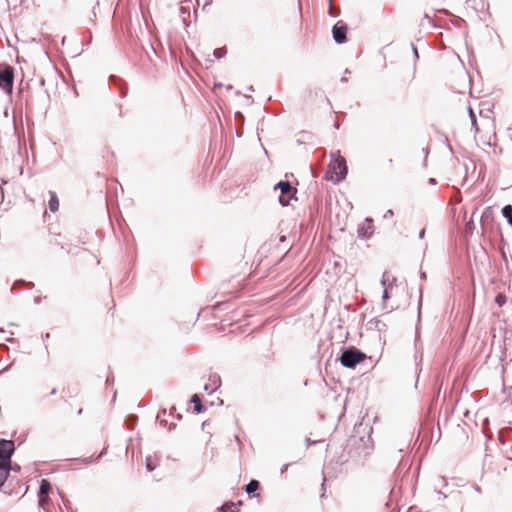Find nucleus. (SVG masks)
<instances>
[{
  "mask_svg": "<svg viewBox=\"0 0 512 512\" xmlns=\"http://www.w3.org/2000/svg\"><path fill=\"white\" fill-rule=\"evenodd\" d=\"M424 19H427L428 22L434 27V28H439V26L432 20V18L429 16V14L425 13L424 14Z\"/></svg>",
  "mask_w": 512,
  "mask_h": 512,
  "instance_id": "obj_39",
  "label": "nucleus"
},
{
  "mask_svg": "<svg viewBox=\"0 0 512 512\" xmlns=\"http://www.w3.org/2000/svg\"><path fill=\"white\" fill-rule=\"evenodd\" d=\"M221 87H223V84H222V83H220V82H219V83H215V84H214V88H215V89H217V88H221Z\"/></svg>",
  "mask_w": 512,
  "mask_h": 512,
  "instance_id": "obj_56",
  "label": "nucleus"
},
{
  "mask_svg": "<svg viewBox=\"0 0 512 512\" xmlns=\"http://www.w3.org/2000/svg\"><path fill=\"white\" fill-rule=\"evenodd\" d=\"M389 289H390L389 287L384 288L383 295H382V300H383L384 304L391 298Z\"/></svg>",
  "mask_w": 512,
  "mask_h": 512,
  "instance_id": "obj_32",
  "label": "nucleus"
},
{
  "mask_svg": "<svg viewBox=\"0 0 512 512\" xmlns=\"http://www.w3.org/2000/svg\"><path fill=\"white\" fill-rule=\"evenodd\" d=\"M423 152L425 154V159H424V162H423V165L426 166V163H427V156L429 154V148L428 147H425L423 148Z\"/></svg>",
  "mask_w": 512,
  "mask_h": 512,
  "instance_id": "obj_42",
  "label": "nucleus"
},
{
  "mask_svg": "<svg viewBox=\"0 0 512 512\" xmlns=\"http://www.w3.org/2000/svg\"><path fill=\"white\" fill-rule=\"evenodd\" d=\"M52 485L49 480L41 479L39 481V488L37 492L38 506L44 508V497L49 500V495L52 493Z\"/></svg>",
  "mask_w": 512,
  "mask_h": 512,
  "instance_id": "obj_8",
  "label": "nucleus"
},
{
  "mask_svg": "<svg viewBox=\"0 0 512 512\" xmlns=\"http://www.w3.org/2000/svg\"><path fill=\"white\" fill-rule=\"evenodd\" d=\"M411 49H412L413 56H414L415 60L419 59L418 49L414 43H411Z\"/></svg>",
  "mask_w": 512,
  "mask_h": 512,
  "instance_id": "obj_38",
  "label": "nucleus"
},
{
  "mask_svg": "<svg viewBox=\"0 0 512 512\" xmlns=\"http://www.w3.org/2000/svg\"><path fill=\"white\" fill-rule=\"evenodd\" d=\"M334 128H335V129H339V128H340V123H339V121H335V122H334Z\"/></svg>",
  "mask_w": 512,
  "mask_h": 512,
  "instance_id": "obj_57",
  "label": "nucleus"
},
{
  "mask_svg": "<svg viewBox=\"0 0 512 512\" xmlns=\"http://www.w3.org/2000/svg\"><path fill=\"white\" fill-rule=\"evenodd\" d=\"M175 427H176V423H171V424L169 425V430H172V429H174Z\"/></svg>",
  "mask_w": 512,
  "mask_h": 512,
  "instance_id": "obj_64",
  "label": "nucleus"
},
{
  "mask_svg": "<svg viewBox=\"0 0 512 512\" xmlns=\"http://www.w3.org/2000/svg\"><path fill=\"white\" fill-rule=\"evenodd\" d=\"M374 220L366 217L364 222L358 226L357 237L361 240H369L374 234Z\"/></svg>",
  "mask_w": 512,
  "mask_h": 512,
  "instance_id": "obj_7",
  "label": "nucleus"
},
{
  "mask_svg": "<svg viewBox=\"0 0 512 512\" xmlns=\"http://www.w3.org/2000/svg\"><path fill=\"white\" fill-rule=\"evenodd\" d=\"M57 394V389L56 388H53L50 392V395H56Z\"/></svg>",
  "mask_w": 512,
  "mask_h": 512,
  "instance_id": "obj_60",
  "label": "nucleus"
},
{
  "mask_svg": "<svg viewBox=\"0 0 512 512\" xmlns=\"http://www.w3.org/2000/svg\"><path fill=\"white\" fill-rule=\"evenodd\" d=\"M108 370H109V373L106 377V385H111L114 383L115 378H114L113 373L110 370V367H108Z\"/></svg>",
  "mask_w": 512,
  "mask_h": 512,
  "instance_id": "obj_33",
  "label": "nucleus"
},
{
  "mask_svg": "<svg viewBox=\"0 0 512 512\" xmlns=\"http://www.w3.org/2000/svg\"><path fill=\"white\" fill-rule=\"evenodd\" d=\"M39 84H40V86H44L45 85V79L43 77L40 78Z\"/></svg>",
  "mask_w": 512,
  "mask_h": 512,
  "instance_id": "obj_55",
  "label": "nucleus"
},
{
  "mask_svg": "<svg viewBox=\"0 0 512 512\" xmlns=\"http://www.w3.org/2000/svg\"><path fill=\"white\" fill-rule=\"evenodd\" d=\"M274 190L280 191V195L278 197L280 205L282 207L289 206L293 198L291 195V183L288 180H280L274 185Z\"/></svg>",
  "mask_w": 512,
  "mask_h": 512,
  "instance_id": "obj_5",
  "label": "nucleus"
},
{
  "mask_svg": "<svg viewBox=\"0 0 512 512\" xmlns=\"http://www.w3.org/2000/svg\"><path fill=\"white\" fill-rule=\"evenodd\" d=\"M502 217L507 221V223L512 227V205L507 204L501 209Z\"/></svg>",
  "mask_w": 512,
  "mask_h": 512,
  "instance_id": "obj_18",
  "label": "nucleus"
},
{
  "mask_svg": "<svg viewBox=\"0 0 512 512\" xmlns=\"http://www.w3.org/2000/svg\"><path fill=\"white\" fill-rule=\"evenodd\" d=\"M11 473L10 464H0V492L2 493H8L4 489V485L6 481L8 480Z\"/></svg>",
  "mask_w": 512,
  "mask_h": 512,
  "instance_id": "obj_12",
  "label": "nucleus"
},
{
  "mask_svg": "<svg viewBox=\"0 0 512 512\" xmlns=\"http://www.w3.org/2000/svg\"><path fill=\"white\" fill-rule=\"evenodd\" d=\"M468 114H469V118L471 120L472 126L475 127V132H478L477 118H476V115L471 106H468Z\"/></svg>",
  "mask_w": 512,
  "mask_h": 512,
  "instance_id": "obj_25",
  "label": "nucleus"
},
{
  "mask_svg": "<svg viewBox=\"0 0 512 512\" xmlns=\"http://www.w3.org/2000/svg\"><path fill=\"white\" fill-rule=\"evenodd\" d=\"M419 292H420V296H419L418 307H417V310H418V322L420 321L421 306H422V288L421 287L419 289Z\"/></svg>",
  "mask_w": 512,
  "mask_h": 512,
  "instance_id": "obj_34",
  "label": "nucleus"
},
{
  "mask_svg": "<svg viewBox=\"0 0 512 512\" xmlns=\"http://www.w3.org/2000/svg\"><path fill=\"white\" fill-rule=\"evenodd\" d=\"M189 403L193 404L192 413L201 414L207 410V406L202 403V396L198 393H194L190 396Z\"/></svg>",
  "mask_w": 512,
  "mask_h": 512,
  "instance_id": "obj_9",
  "label": "nucleus"
},
{
  "mask_svg": "<svg viewBox=\"0 0 512 512\" xmlns=\"http://www.w3.org/2000/svg\"><path fill=\"white\" fill-rule=\"evenodd\" d=\"M218 510L220 512H239V508L236 507V504L231 502H224Z\"/></svg>",
  "mask_w": 512,
  "mask_h": 512,
  "instance_id": "obj_20",
  "label": "nucleus"
},
{
  "mask_svg": "<svg viewBox=\"0 0 512 512\" xmlns=\"http://www.w3.org/2000/svg\"><path fill=\"white\" fill-rule=\"evenodd\" d=\"M419 239H423L425 237V229H421L418 235Z\"/></svg>",
  "mask_w": 512,
  "mask_h": 512,
  "instance_id": "obj_50",
  "label": "nucleus"
},
{
  "mask_svg": "<svg viewBox=\"0 0 512 512\" xmlns=\"http://www.w3.org/2000/svg\"><path fill=\"white\" fill-rule=\"evenodd\" d=\"M58 494H59V496H60V498H61V500H62V502H63L64 506H65V507H66V509L68 510V512H73V511H72V509H71V507H70V504H71V503H70V501H69V500H67V499L65 498V496H64V494H63V492H62V491H60V490H58Z\"/></svg>",
  "mask_w": 512,
  "mask_h": 512,
  "instance_id": "obj_27",
  "label": "nucleus"
},
{
  "mask_svg": "<svg viewBox=\"0 0 512 512\" xmlns=\"http://www.w3.org/2000/svg\"><path fill=\"white\" fill-rule=\"evenodd\" d=\"M146 469L147 471L151 472L155 469V465L152 464L149 457L146 458Z\"/></svg>",
  "mask_w": 512,
  "mask_h": 512,
  "instance_id": "obj_37",
  "label": "nucleus"
},
{
  "mask_svg": "<svg viewBox=\"0 0 512 512\" xmlns=\"http://www.w3.org/2000/svg\"><path fill=\"white\" fill-rule=\"evenodd\" d=\"M210 424L211 423L209 420H205L201 425L202 430L205 431L210 426Z\"/></svg>",
  "mask_w": 512,
  "mask_h": 512,
  "instance_id": "obj_43",
  "label": "nucleus"
},
{
  "mask_svg": "<svg viewBox=\"0 0 512 512\" xmlns=\"http://www.w3.org/2000/svg\"><path fill=\"white\" fill-rule=\"evenodd\" d=\"M209 381L211 383L205 384L203 386V390L211 395L213 392L217 391L221 387V378L218 374L214 373L210 375Z\"/></svg>",
  "mask_w": 512,
  "mask_h": 512,
  "instance_id": "obj_11",
  "label": "nucleus"
},
{
  "mask_svg": "<svg viewBox=\"0 0 512 512\" xmlns=\"http://www.w3.org/2000/svg\"><path fill=\"white\" fill-rule=\"evenodd\" d=\"M17 288L33 289L34 283L30 282V281L23 280V279H19L13 283V285L10 289L11 293H13L14 289H17Z\"/></svg>",
  "mask_w": 512,
  "mask_h": 512,
  "instance_id": "obj_17",
  "label": "nucleus"
},
{
  "mask_svg": "<svg viewBox=\"0 0 512 512\" xmlns=\"http://www.w3.org/2000/svg\"><path fill=\"white\" fill-rule=\"evenodd\" d=\"M348 25L342 21H337L332 27V38L338 45L344 44L347 39Z\"/></svg>",
  "mask_w": 512,
  "mask_h": 512,
  "instance_id": "obj_6",
  "label": "nucleus"
},
{
  "mask_svg": "<svg viewBox=\"0 0 512 512\" xmlns=\"http://www.w3.org/2000/svg\"><path fill=\"white\" fill-rule=\"evenodd\" d=\"M366 326L367 330H376L378 332L387 330V324L378 318H373L369 320Z\"/></svg>",
  "mask_w": 512,
  "mask_h": 512,
  "instance_id": "obj_13",
  "label": "nucleus"
},
{
  "mask_svg": "<svg viewBox=\"0 0 512 512\" xmlns=\"http://www.w3.org/2000/svg\"><path fill=\"white\" fill-rule=\"evenodd\" d=\"M366 358L367 355L362 350L354 346H344L341 348L338 360L343 367L355 369L356 366L362 363Z\"/></svg>",
  "mask_w": 512,
  "mask_h": 512,
  "instance_id": "obj_3",
  "label": "nucleus"
},
{
  "mask_svg": "<svg viewBox=\"0 0 512 512\" xmlns=\"http://www.w3.org/2000/svg\"><path fill=\"white\" fill-rule=\"evenodd\" d=\"M394 215V212L393 210L389 209L386 211V213L384 214V218H389V217H392Z\"/></svg>",
  "mask_w": 512,
  "mask_h": 512,
  "instance_id": "obj_45",
  "label": "nucleus"
},
{
  "mask_svg": "<svg viewBox=\"0 0 512 512\" xmlns=\"http://www.w3.org/2000/svg\"><path fill=\"white\" fill-rule=\"evenodd\" d=\"M420 277H421V279H426V273L422 271L420 273Z\"/></svg>",
  "mask_w": 512,
  "mask_h": 512,
  "instance_id": "obj_62",
  "label": "nucleus"
},
{
  "mask_svg": "<svg viewBox=\"0 0 512 512\" xmlns=\"http://www.w3.org/2000/svg\"><path fill=\"white\" fill-rule=\"evenodd\" d=\"M234 118H235V120H236V121H239V122H241L242 124L244 123V119H245V118H244V115H243V113H242V112H240V111L235 112V114H234Z\"/></svg>",
  "mask_w": 512,
  "mask_h": 512,
  "instance_id": "obj_36",
  "label": "nucleus"
},
{
  "mask_svg": "<svg viewBox=\"0 0 512 512\" xmlns=\"http://www.w3.org/2000/svg\"><path fill=\"white\" fill-rule=\"evenodd\" d=\"M175 410H176V408H175V407H172V408L170 409V413H169V414H170L171 416H173V415H174Z\"/></svg>",
  "mask_w": 512,
  "mask_h": 512,
  "instance_id": "obj_63",
  "label": "nucleus"
},
{
  "mask_svg": "<svg viewBox=\"0 0 512 512\" xmlns=\"http://www.w3.org/2000/svg\"><path fill=\"white\" fill-rule=\"evenodd\" d=\"M14 85V69L13 67L5 64L2 68H0V89L11 95L13 92Z\"/></svg>",
  "mask_w": 512,
  "mask_h": 512,
  "instance_id": "obj_4",
  "label": "nucleus"
},
{
  "mask_svg": "<svg viewBox=\"0 0 512 512\" xmlns=\"http://www.w3.org/2000/svg\"><path fill=\"white\" fill-rule=\"evenodd\" d=\"M330 158L325 178L334 184H339L345 180L348 174L346 160L340 155L339 150L331 152Z\"/></svg>",
  "mask_w": 512,
  "mask_h": 512,
  "instance_id": "obj_2",
  "label": "nucleus"
},
{
  "mask_svg": "<svg viewBox=\"0 0 512 512\" xmlns=\"http://www.w3.org/2000/svg\"><path fill=\"white\" fill-rule=\"evenodd\" d=\"M107 453V447L103 448V450L100 452V454L95 458V461H99L102 456H104Z\"/></svg>",
  "mask_w": 512,
  "mask_h": 512,
  "instance_id": "obj_41",
  "label": "nucleus"
},
{
  "mask_svg": "<svg viewBox=\"0 0 512 512\" xmlns=\"http://www.w3.org/2000/svg\"><path fill=\"white\" fill-rule=\"evenodd\" d=\"M260 488V482L255 479H251L246 485H245V492L252 496V497H259V493L257 492Z\"/></svg>",
  "mask_w": 512,
  "mask_h": 512,
  "instance_id": "obj_15",
  "label": "nucleus"
},
{
  "mask_svg": "<svg viewBox=\"0 0 512 512\" xmlns=\"http://www.w3.org/2000/svg\"><path fill=\"white\" fill-rule=\"evenodd\" d=\"M126 425L130 429H134L138 422V416L135 414H129L124 419Z\"/></svg>",
  "mask_w": 512,
  "mask_h": 512,
  "instance_id": "obj_21",
  "label": "nucleus"
},
{
  "mask_svg": "<svg viewBox=\"0 0 512 512\" xmlns=\"http://www.w3.org/2000/svg\"><path fill=\"white\" fill-rule=\"evenodd\" d=\"M41 301H42V297H35V298H34V303H35L36 305L40 304V303H41Z\"/></svg>",
  "mask_w": 512,
  "mask_h": 512,
  "instance_id": "obj_52",
  "label": "nucleus"
},
{
  "mask_svg": "<svg viewBox=\"0 0 512 512\" xmlns=\"http://www.w3.org/2000/svg\"><path fill=\"white\" fill-rule=\"evenodd\" d=\"M340 82H342V83H346V82H348V78H347V77H345V76H343V77L340 79Z\"/></svg>",
  "mask_w": 512,
  "mask_h": 512,
  "instance_id": "obj_58",
  "label": "nucleus"
},
{
  "mask_svg": "<svg viewBox=\"0 0 512 512\" xmlns=\"http://www.w3.org/2000/svg\"><path fill=\"white\" fill-rule=\"evenodd\" d=\"M157 420L159 421V424L162 427H167L168 426V421L166 419H160L159 415L157 416Z\"/></svg>",
  "mask_w": 512,
  "mask_h": 512,
  "instance_id": "obj_40",
  "label": "nucleus"
},
{
  "mask_svg": "<svg viewBox=\"0 0 512 512\" xmlns=\"http://www.w3.org/2000/svg\"><path fill=\"white\" fill-rule=\"evenodd\" d=\"M41 337H42V339H43V340H47V339H49V338H50V333L42 334V336H41Z\"/></svg>",
  "mask_w": 512,
  "mask_h": 512,
  "instance_id": "obj_54",
  "label": "nucleus"
},
{
  "mask_svg": "<svg viewBox=\"0 0 512 512\" xmlns=\"http://www.w3.org/2000/svg\"><path fill=\"white\" fill-rule=\"evenodd\" d=\"M367 426L363 427L362 423L356 424L354 426L352 434L346 441V445L344 446L343 452L347 453L349 458H363L368 457L373 450V441L371 439V433L373 431L372 427H369V431L367 432V439L364 435H360L362 432L366 430Z\"/></svg>",
  "mask_w": 512,
  "mask_h": 512,
  "instance_id": "obj_1",
  "label": "nucleus"
},
{
  "mask_svg": "<svg viewBox=\"0 0 512 512\" xmlns=\"http://www.w3.org/2000/svg\"><path fill=\"white\" fill-rule=\"evenodd\" d=\"M387 163H388V165H389L390 167H392V166H393V159H392V158H389V159H388V161H387Z\"/></svg>",
  "mask_w": 512,
  "mask_h": 512,
  "instance_id": "obj_59",
  "label": "nucleus"
},
{
  "mask_svg": "<svg viewBox=\"0 0 512 512\" xmlns=\"http://www.w3.org/2000/svg\"><path fill=\"white\" fill-rule=\"evenodd\" d=\"M213 56L215 59L217 60H220L222 58H224L227 54V47L226 46H223V47H220V48H216L213 50Z\"/></svg>",
  "mask_w": 512,
  "mask_h": 512,
  "instance_id": "obj_23",
  "label": "nucleus"
},
{
  "mask_svg": "<svg viewBox=\"0 0 512 512\" xmlns=\"http://www.w3.org/2000/svg\"><path fill=\"white\" fill-rule=\"evenodd\" d=\"M328 13L332 17H338L340 15V10L339 9L334 10V8H333V0H329V11H328Z\"/></svg>",
  "mask_w": 512,
  "mask_h": 512,
  "instance_id": "obj_29",
  "label": "nucleus"
},
{
  "mask_svg": "<svg viewBox=\"0 0 512 512\" xmlns=\"http://www.w3.org/2000/svg\"><path fill=\"white\" fill-rule=\"evenodd\" d=\"M244 97H245V99H246V100H249V101H250V104H252V103L254 102V99H253V97H252V96H250V95H244Z\"/></svg>",
  "mask_w": 512,
  "mask_h": 512,
  "instance_id": "obj_53",
  "label": "nucleus"
},
{
  "mask_svg": "<svg viewBox=\"0 0 512 512\" xmlns=\"http://www.w3.org/2000/svg\"><path fill=\"white\" fill-rule=\"evenodd\" d=\"M110 82L112 85H117L118 86V89H119V94L122 98L126 97L127 94H128V85L125 81H123L122 79L116 77V76H113V77H110Z\"/></svg>",
  "mask_w": 512,
  "mask_h": 512,
  "instance_id": "obj_14",
  "label": "nucleus"
},
{
  "mask_svg": "<svg viewBox=\"0 0 512 512\" xmlns=\"http://www.w3.org/2000/svg\"><path fill=\"white\" fill-rule=\"evenodd\" d=\"M110 5L111 3L109 2V0H97L95 5L93 6V10H92V13H93V16L96 17V9L99 8L101 5Z\"/></svg>",
  "mask_w": 512,
  "mask_h": 512,
  "instance_id": "obj_28",
  "label": "nucleus"
},
{
  "mask_svg": "<svg viewBox=\"0 0 512 512\" xmlns=\"http://www.w3.org/2000/svg\"><path fill=\"white\" fill-rule=\"evenodd\" d=\"M422 360H423V352L421 351L420 352V355H419V358L418 356L416 355L415 356V362H416V371H417V379H419V372L422 370L421 369V363H422ZM418 383V380H416V384Z\"/></svg>",
  "mask_w": 512,
  "mask_h": 512,
  "instance_id": "obj_26",
  "label": "nucleus"
},
{
  "mask_svg": "<svg viewBox=\"0 0 512 512\" xmlns=\"http://www.w3.org/2000/svg\"><path fill=\"white\" fill-rule=\"evenodd\" d=\"M6 183H7V181L4 178H2L1 184H0V192L2 195H3V185H5Z\"/></svg>",
  "mask_w": 512,
  "mask_h": 512,
  "instance_id": "obj_49",
  "label": "nucleus"
},
{
  "mask_svg": "<svg viewBox=\"0 0 512 512\" xmlns=\"http://www.w3.org/2000/svg\"><path fill=\"white\" fill-rule=\"evenodd\" d=\"M0 451L5 457H10L12 459L15 454L16 447L13 440H8L1 438L0 439Z\"/></svg>",
  "mask_w": 512,
  "mask_h": 512,
  "instance_id": "obj_10",
  "label": "nucleus"
},
{
  "mask_svg": "<svg viewBox=\"0 0 512 512\" xmlns=\"http://www.w3.org/2000/svg\"><path fill=\"white\" fill-rule=\"evenodd\" d=\"M290 464H284L280 469V474H283L287 471Z\"/></svg>",
  "mask_w": 512,
  "mask_h": 512,
  "instance_id": "obj_47",
  "label": "nucleus"
},
{
  "mask_svg": "<svg viewBox=\"0 0 512 512\" xmlns=\"http://www.w3.org/2000/svg\"><path fill=\"white\" fill-rule=\"evenodd\" d=\"M10 468H11V472H16V473H19L21 471V466L17 463H12V460H10Z\"/></svg>",
  "mask_w": 512,
  "mask_h": 512,
  "instance_id": "obj_35",
  "label": "nucleus"
},
{
  "mask_svg": "<svg viewBox=\"0 0 512 512\" xmlns=\"http://www.w3.org/2000/svg\"><path fill=\"white\" fill-rule=\"evenodd\" d=\"M73 461H75V462H82V463H85V464H90V463L96 462L95 458H93L92 456L83 457V458H75V459H73Z\"/></svg>",
  "mask_w": 512,
  "mask_h": 512,
  "instance_id": "obj_30",
  "label": "nucleus"
},
{
  "mask_svg": "<svg viewBox=\"0 0 512 512\" xmlns=\"http://www.w3.org/2000/svg\"><path fill=\"white\" fill-rule=\"evenodd\" d=\"M205 62L208 64V65H207V68H208V67H210V66L213 64L214 60H213V59H211L210 57H207V58L205 59Z\"/></svg>",
  "mask_w": 512,
  "mask_h": 512,
  "instance_id": "obj_48",
  "label": "nucleus"
},
{
  "mask_svg": "<svg viewBox=\"0 0 512 512\" xmlns=\"http://www.w3.org/2000/svg\"><path fill=\"white\" fill-rule=\"evenodd\" d=\"M318 443V441L311 440L310 438H306V446L310 447L314 444Z\"/></svg>",
  "mask_w": 512,
  "mask_h": 512,
  "instance_id": "obj_44",
  "label": "nucleus"
},
{
  "mask_svg": "<svg viewBox=\"0 0 512 512\" xmlns=\"http://www.w3.org/2000/svg\"><path fill=\"white\" fill-rule=\"evenodd\" d=\"M50 199L48 201L49 210L53 213L59 209V199L55 192L49 191Z\"/></svg>",
  "mask_w": 512,
  "mask_h": 512,
  "instance_id": "obj_16",
  "label": "nucleus"
},
{
  "mask_svg": "<svg viewBox=\"0 0 512 512\" xmlns=\"http://www.w3.org/2000/svg\"><path fill=\"white\" fill-rule=\"evenodd\" d=\"M505 245H506V242L504 240H502L501 247H500V254H501L503 261L505 263H507L508 259H507V255H506V251H505Z\"/></svg>",
  "mask_w": 512,
  "mask_h": 512,
  "instance_id": "obj_31",
  "label": "nucleus"
},
{
  "mask_svg": "<svg viewBox=\"0 0 512 512\" xmlns=\"http://www.w3.org/2000/svg\"><path fill=\"white\" fill-rule=\"evenodd\" d=\"M428 183H429L430 185H436L438 182H437V179H436V178L430 177V178L428 179Z\"/></svg>",
  "mask_w": 512,
  "mask_h": 512,
  "instance_id": "obj_46",
  "label": "nucleus"
},
{
  "mask_svg": "<svg viewBox=\"0 0 512 512\" xmlns=\"http://www.w3.org/2000/svg\"><path fill=\"white\" fill-rule=\"evenodd\" d=\"M498 307H503L507 303V297L503 293H498L494 299Z\"/></svg>",
  "mask_w": 512,
  "mask_h": 512,
  "instance_id": "obj_24",
  "label": "nucleus"
},
{
  "mask_svg": "<svg viewBox=\"0 0 512 512\" xmlns=\"http://www.w3.org/2000/svg\"><path fill=\"white\" fill-rule=\"evenodd\" d=\"M396 282V278L394 276H391L389 272H384L381 279V285L383 288L389 287L391 288L393 284Z\"/></svg>",
  "mask_w": 512,
  "mask_h": 512,
  "instance_id": "obj_19",
  "label": "nucleus"
},
{
  "mask_svg": "<svg viewBox=\"0 0 512 512\" xmlns=\"http://www.w3.org/2000/svg\"><path fill=\"white\" fill-rule=\"evenodd\" d=\"M179 11H180V15L182 17V21H183L184 25L186 27H188L189 23H187V21H186L185 14L190 16V6L188 4L187 5H181L180 8H179Z\"/></svg>",
  "mask_w": 512,
  "mask_h": 512,
  "instance_id": "obj_22",
  "label": "nucleus"
},
{
  "mask_svg": "<svg viewBox=\"0 0 512 512\" xmlns=\"http://www.w3.org/2000/svg\"><path fill=\"white\" fill-rule=\"evenodd\" d=\"M9 368H10V365H8V366L4 367V368L0 371V373H3V372L8 371V370H9Z\"/></svg>",
  "mask_w": 512,
  "mask_h": 512,
  "instance_id": "obj_61",
  "label": "nucleus"
},
{
  "mask_svg": "<svg viewBox=\"0 0 512 512\" xmlns=\"http://www.w3.org/2000/svg\"><path fill=\"white\" fill-rule=\"evenodd\" d=\"M50 502H51V499H50V498H49V500H47V499H46V497H44V508H43V510H44L45 512H47V510H46L45 506H46V505H48Z\"/></svg>",
  "mask_w": 512,
  "mask_h": 512,
  "instance_id": "obj_51",
  "label": "nucleus"
}]
</instances>
